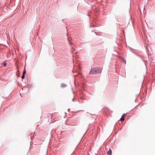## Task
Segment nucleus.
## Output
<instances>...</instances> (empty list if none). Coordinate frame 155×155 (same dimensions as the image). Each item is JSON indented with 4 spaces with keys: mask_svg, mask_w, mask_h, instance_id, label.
Returning <instances> with one entry per match:
<instances>
[{
    "mask_svg": "<svg viewBox=\"0 0 155 155\" xmlns=\"http://www.w3.org/2000/svg\"><path fill=\"white\" fill-rule=\"evenodd\" d=\"M123 62H124V63H125V64H126V61L125 60H124L123 61Z\"/></svg>",
    "mask_w": 155,
    "mask_h": 155,
    "instance_id": "8",
    "label": "nucleus"
},
{
    "mask_svg": "<svg viewBox=\"0 0 155 155\" xmlns=\"http://www.w3.org/2000/svg\"><path fill=\"white\" fill-rule=\"evenodd\" d=\"M102 69L97 68H92L89 72V74H93L99 73L101 72Z\"/></svg>",
    "mask_w": 155,
    "mask_h": 155,
    "instance_id": "1",
    "label": "nucleus"
},
{
    "mask_svg": "<svg viewBox=\"0 0 155 155\" xmlns=\"http://www.w3.org/2000/svg\"><path fill=\"white\" fill-rule=\"evenodd\" d=\"M25 73H26V70L25 69V70H24V71L23 72L22 74L25 75Z\"/></svg>",
    "mask_w": 155,
    "mask_h": 155,
    "instance_id": "6",
    "label": "nucleus"
},
{
    "mask_svg": "<svg viewBox=\"0 0 155 155\" xmlns=\"http://www.w3.org/2000/svg\"><path fill=\"white\" fill-rule=\"evenodd\" d=\"M61 87L62 88H64L66 87V85L64 84H62L61 85Z\"/></svg>",
    "mask_w": 155,
    "mask_h": 155,
    "instance_id": "4",
    "label": "nucleus"
},
{
    "mask_svg": "<svg viewBox=\"0 0 155 155\" xmlns=\"http://www.w3.org/2000/svg\"><path fill=\"white\" fill-rule=\"evenodd\" d=\"M78 67H79V69H80V66H79V65H78Z\"/></svg>",
    "mask_w": 155,
    "mask_h": 155,
    "instance_id": "9",
    "label": "nucleus"
},
{
    "mask_svg": "<svg viewBox=\"0 0 155 155\" xmlns=\"http://www.w3.org/2000/svg\"><path fill=\"white\" fill-rule=\"evenodd\" d=\"M2 65H3L4 66V67H5L6 65V63L4 62L2 63Z\"/></svg>",
    "mask_w": 155,
    "mask_h": 155,
    "instance_id": "5",
    "label": "nucleus"
},
{
    "mask_svg": "<svg viewBox=\"0 0 155 155\" xmlns=\"http://www.w3.org/2000/svg\"><path fill=\"white\" fill-rule=\"evenodd\" d=\"M112 153V151L110 149H109V150L107 152V154L108 155H111Z\"/></svg>",
    "mask_w": 155,
    "mask_h": 155,
    "instance_id": "3",
    "label": "nucleus"
},
{
    "mask_svg": "<svg viewBox=\"0 0 155 155\" xmlns=\"http://www.w3.org/2000/svg\"><path fill=\"white\" fill-rule=\"evenodd\" d=\"M25 78V75H24V74H22V75L21 77V78L22 79H24Z\"/></svg>",
    "mask_w": 155,
    "mask_h": 155,
    "instance_id": "7",
    "label": "nucleus"
},
{
    "mask_svg": "<svg viewBox=\"0 0 155 155\" xmlns=\"http://www.w3.org/2000/svg\"><path fill=\"white\" fill-rule=\"evenodd\" d=\"M125 114H124L122 116L120 120L121 121H124V116L125 115Z\"/></svg>",
    "mask_w": 155,
    "mask_h": 155,
    "instance_id": "2",
    "label": "nucleus"
}]
</instances>
